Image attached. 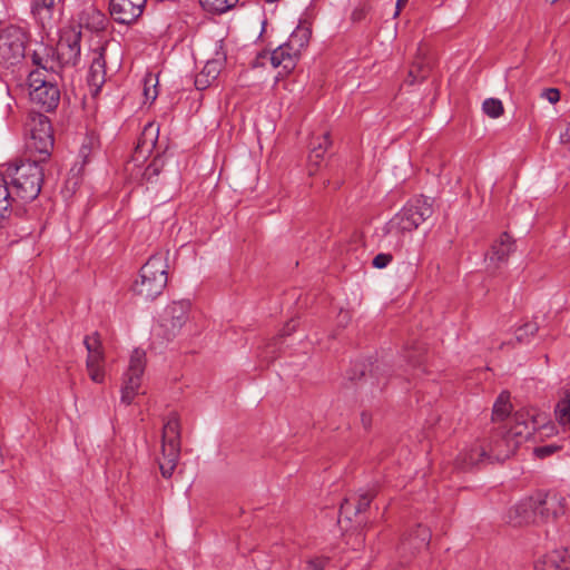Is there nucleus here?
<instances>
[{
  "instance_id": "nucleus-34",
  "label": "nucleus",
  "mask_w": 570,
  "mask_h": 570,
  "mask_svg": "<svg viewBox=\"0 0 570 570\" xmlns=\"http://www.w3.org/2000/svg\"><path fill=\"white\" fill-rule=\"evenodd\" d=\"M559 450H561V446L557 444H546L534 448L533 453L537 458L544 459L558 452Z\"/></svg>"
},
{
  "instance_id": "nucleus-10",
  "label": "nucleus",
  "mask_w": 570,
  "mask_h": 570,
  "mask_svg": "<svg viewBox=\"0 0 570 570\" xmlns=\"http://www.w3.org/2000/svg\"><path fill=\"white\" fill-rule=\"evenodd\" d=\"M146 366V353L136 348L130 355L128 370L124 375L121 389V403L129 405L134 401L141 384V376Z\"/></svg>"
},
{
  "instance_id": "nucleus-33",
  "label": "nucleus",
  "mask_w": 570,
  "mask_h": 570,
  "mask_svg": "<svg viewBox=\"0 0 570 570\" xmlns=\"http://www.w3.org/2000/svg\"><path fill=\"white\" fill-rule=\"evenodd\" d=\"M222 69V61L219 60H212L207 61L203 69V75H205L207 78H210L212 80H215L217 76L219 75Z\"/></svg>"
},
{
  "instance_id": "nucleus-23",
  "label": "nucleus",
  "mask_w": 570,
  "mask_h": 570,
  "mask_svg": "<svg viewBox=\"0 0 570 570\" xmlns=\"http://www.w3.org/2000/svg\"><path fill=\"white\" fill-rule=\"evenodd\" d=\"M311 38V30L305 27H297L289 36L287 45L292 48V52L301 55L302 49L307 46Z\"/></svg>"
},
{
  "instance_id": "nucleus-56",
  "label": "nucleus",
  "mask_w": 570,
  "mask_h": 570,
  "mask_svg": "<svg viewBox=\"0 0 570 570\" xmlns=\"http://www.w3.org/2000/svg\"><path fill=\"white\" fill-rule=\"evenodd\" d=\"M393 570H403V569H402V568H395V569H393Z\"/></svg>"
},
{
  "instance_id": "nucleus-9",
  "label": "nucleus",
  "mask_w": 570,
  "mask_h": 570,
  "mask_svg": "<svg viewBox=\"0 0 570 570\" xmlns=\"http://www.w3.org/2000/svg\"><path fill=\"white\" fill-rule=\"evenodd\" d=\"M27 35L18 27H9L0 35V66L18 65L26 55Z\"/></svg>"
},
{
  "instance_id": "nucleus-28",
  "label": "nucleus",
  "mask_w": 570,
  "mask_h": 570,
  "mask_svg": "<svg viewBox=\"0 0 570 570\" xmlns=\"http://www.w3.org/2000/svg\"><path fill=\"white\" fill-rule=\"evenodd\" d=\"M322 139L324 140V147L313 146L309 153L308 160L312 164L318 165L320 161L323 159L324 154L332 144L328 132L323 134Z\"/></svg>"
},
{
  "instance_id": "nucleus-8",
  "label": "nucleus",
  "mask_w": 570,
  "mask_h": 570,
  "mask_svg": "<svg viewBox=\"0 0 570 570\" xmlns=\"http://www.w3.org/2000/svg\"><path fill=\"white\" fill-rule=\"evenodd\" d=\"M163 460L159 469L164 478H170L180 455V424L176 413H171L163 428L161 435Z\"/></svg>"
},
{
  "instance_id": "nucleus-2",
  "label": "nucleus",
  "mask_w": 570,
  "mask_h": 570,
  "mask_svg": "<svg viewBox=\"0 0 570 570\" xmlns=\"http://www.w3.org/2000/svg\"><path fill=\"white\" fill-rule=\"evenodd\" d=\"M563 513V498L557 493H537L514 504L507 518L511 525L522 527L546 523Z\"/></svg>"
},
{
  "instance_id": "nucleus-21",
  "label": "nucleus",
  "mask_w": 570,
  "mask_h": 570,
  "mask_svg": "<svg viewBox=\"0 0 570 570\" xmlns=\"http://www.w3.org/2000/svg\"><path fill=\"white\" fill-rule=\"evenodd\" d=\"M63 0H32L31 12L35 18L45 27L53 18L57 3Z\"/></svg>"
},
{
  "instance_id": "nucleus-45",
  "label": "nucleus",
  "mask_w": 570,
  "mask_h": 570,
  "mask_svg": "<svg viewBox=\"0 0 570 570\" xmlns=\"http://www.w3.org/2000/svg\"><path fill=\"white\" fill-rule=\"evenodd\" d=\"M296 326H297V323L295 320H291L289 322H287L283 330L281 331V337H284V336H288L291 335L293 332L296 331Z\"/></svg>"
},
{
  "instance_id": "nucleus-12",
  "label": "nucleus",
  "mask_w": 570,
  "mask_h": 570,
  "mask_svg": "<svg viewBox=\"0 0 570 570\" xmlns=\"http://www.w3.org/2000/svg\"><path fill=\"white\" fill-rule=\"evenodd\" d=\"M147 0H110L111 18L121 24L135 22L144 12Z\"/></svg>"
},
{
  "instance_id": "nucleus-49",
  "label": "nucleus",
  "mask_w": 570,
  "mask_h": 570,
  "mask_svg": "<svg viewBox=\"0 0 570 570\" xmlns=\"http://www.w3.org/2000/svg\"><path fill=\"white\" fill-rule=\"evenodd\" d=\"M204 76H205V75H203V72H202L199 76H197V78H196V80H195V85L197 86V88H198V89H203V88H205V87L207 86V83L209 82V80H208V79L203 80V77H204Z\"/></svg>"
},
{
  "instance_id": "nucleus-6",
  "label": "nucleus",
  "mask_w": 570,
  "mask_h": 570,
  "mask_svg": "<svg viewBox=\"0 0 570 570\" xmlns=\"http://www.w3.org/2000/svg\"><path fill=\"white\" fill-rule=\"evenodd\" d=\"M55 78L56 75H46L43 70H32L28 76L30 100L46 112L55 110L60 100Z\"/></svg>"
},
{
  "instance_id": "nucleus-5",
  "label": "nucleus",
  "mask_w": 570,
  "mask_h": 570,
  "mask_svg": "<svg viewBox=\"0 0 570 570\" xmlns=\"http://www.w3.org/2000/svg\"><path fill=\"white\" fill-rule=\"evenodd\" d=\"M42 161L40 159H27L9 166L8 171L11 176L10 199L18 198L28 203L38 197L43 181V169L40 166Z\"/></svg>"
},
{
  "instance_id": "nucleus-22",
  "label": "nucleus",
  "mask_w": 570,
  "mask_h": 570,
  "mask_svg": "<svg viewBox=\"0 0 570 570\" xmlns=\"http://www.w3.org/2000/svg\"><path fill=\"white\" fill-rule=\"evenodd\" d=\"M554 415L562 426L570 423V385L562 389L561 397L554 409Z\"/></svg>"
},
{
  "instance_id": "nucleus-52",
  "label": "nucleus",
  "mask_w": 570,
  "mask_h": 570,
  "mask_svg": "<svg viewBox=\"0 0 570 570\" xmlns=\"http://www.w3.org/2000/svg\"><path fill=\"white\" fill-rule=\"evenodd\" d=\"M363 10H354L352 13L353 20H361L363 18Z\"/></svg>"
},
{
  "instance_id": "nucleus-7",
  "label": "nucleus",
  "mask_w": 570,
  "mask_h": 570,
  "mask_svg": "<svg viewBox=\"0 0 570 570\" xmlns=\"http://www.w3.org/2000/svg\"><path fill=\"white\" fill-rule=\"evenodd\" d=\"M28 134L27 148L40 155V160H46L53 149L55 138L51 122L43 114L31 115L26 124Z\"/></svg>"
},
{
  "instance_id": "nucleus-38",
  "label": "nucleus",
  "mask_w": 570,
  "mask_h": 570,
  "mask_svg": "<svg viewBox=\"0 0 570 570\" xmlns=\"http://www.w3.org/2000/svg\"><path fill=\"white\" fill-rule=\"evenodd\" d=\"M392 259L393 256L391 254L380 253L373 258L372 265L379 269L385 268L392 262Z\"/></svg>"
},
{
  "instance_id": "nucleus-43",
  "label": "nucleus",
  "mask_w": 570,
  "mask_h": 570,
  "mask_svg": "<svg viewBox=\"0 0 570 570\" xmlns=\"http://www.w3.org/2000/svg\"><path fill=\"white\" fill-rule=\"evenodd\" d=\"M150 81H151V78L145 80L144 95H145L146 100L154 101L157 98L158 92L156 89V85H154L153 88L148 87V82H150Z\"/></svg>"
},
{
  "instance_id": "nucleus-47",
  "label": "nucleus",
  "mask_w": 570,
  "mask_h": 570,
  "mask_svg": "<svg viewBox=\"0 0 570 570\" xmlns=\"http://www.w3.org/2000/svg\"><path fill=\"white\" fill-rule=\"evenodd\" d=\"M94 18L96 19V29L105 28V16L99 11H94Z\"/></svg>"
},
{
  "instance_id": "nucleus-20",
  "label": "nucleus",
  "mask_w": 570,
  "mask_h": 570,
  "mask_svg": "<svg viewBox=\"0 0 570 570\" xmlns=\"http://www.w3.org/2000/svg\"><path fill=\"white\" fill-rule=\"evenodd\" d=\"M159 128L154 124H148L145 126L141 136L138 140V144L135 148L134 158L135 160H139L140 158H145L146 154H149L155 146Z\"/></svg>"
},
{
  "instance_id": "nucleus-30",
  "label": "nucleus",
  "mask_w": 570,
  "mask_h": 570,
  "mask_svg": "<svg viewBox=\"0 0 570 570\" xmlns=\"http://www.w3.org/2000/svg\"><path fill=\"white\" fill-rule=\"evenodd\" d=\"M374 497H375V493L373 491H367V492L360 493L357 495V498L352 499L355 504L354 515H357V514L364 512L370 507Z\"/></svg>"
},
{
  "instance_id": "nucleus-46",
  "label": "nucleus",
  "mask_w": 570,
  "mask_h": 570,
  "mask_svg": "<svg viewBox=\"0 0 570 570\" xmlns=\"http://www.w3.org/2000/svg\"><path fill=\"white\" fill-rule=\"evenodd\" d=\"M104 68V61H102V58L101 57H98L96 58L92 63H91V67H90V71L92 73V76L96 75V72H98L100 69Z\"/></svg>"
},
{
  "instance_id": "nucleus-44",
  "label": "nucleus",
  "mask_w": 570,
  "mask_h": 570,
  "mask_svg": "<svg viewBox=\"0 0 570 570\" xmlns=\"http://www.w3.org/2000/svg\"><path fill=\"white\" fill-rule=\"evenodd\" d=\"M379 370H380L379 365L374 366L373 364H371L370 373L367 375L365 372V365L362 364L361 370H360V379H364L365 381H367V377L373 379L374 376H376V373Z\"/></svg>"
},
{
  "instance_id": "nucleus-48",
  "label": "nucleus",
  "mask_w": 570,
  "mask_h": 570,
  "mask_svg": "<svg viewBox=\"0 0 570 570\" xmlns=\"http://www.w3.org/2000/svg\"><path fill=\"white\" fill-rule=\"evenodd\" d=\"M351 321V314L348 311H341L338 314V324L345 326Z\"/></svg>"
},
{
  "instance_id": "nucleus-42",
  "label": "nucleus",
  "mask_w": 570,
  "mask_h": 570,
  "mask_svg": "<svg viewBox=\"0 0 570 570\" xmlns=\"http://www.w3.org/2000/svg\"><path fill=\"white\" fill-rule=\"evenodd\" d=\"M276 338H274L272 343L267 344L264 355H262L264 360L271 362L276 358Z\"/></svg>"
},
{
  "instance_id": "nucleus-15",
  "label": "nucleus",
  "mask_w": 570,
  "mask_h": 570,
  "mask_svg": "<svg viewBox=\"0 0 570 570\" xmlns=\"http://www.w3.org/2000/svg\"><path fill=\"white\" fill-rule=\"evenodd\" d=\"M432 66L433 59L428 56V48L420 46L405 81L409 85H414L415 82L426 79L432 70Z\"/></svg>"
},
{
  "instance_id": "nucleus-24",
  "label": "nucleus",
  "mask_w": 570,
  "mask_h": 570,
  "mask_svg": "<svg viewBox=\"0 0 570 570\" xmlns=\"http://www.w3.org/2000/svg\"><path fill=\"white\" fill-rule=\"evenodd\" d=\"M239 0H199L202 7L212 13H225L236 7Z\"/></svg>"
},
{
  "instance_id": "nucleus-14",
  "label": "nucleus",
  "mask_w": 570,
  "mask_h": 570,
  "mask_svg": "<svg viewBox=\"0 0 570 570\" xmlns=\"http://www.w3.org/2000/svg\"><path fill=\"white\" fill-rule=\"evenodd\" d=\"M511 409H512V405L510 403L509 392H502L498 396L495 403L493 404L492 420L494 422H500V424L492 432H497L502 426L509 424L511 422V420L514 419V416L520 413H527L529 415L530 420L533 422L534 429L537 428V422L534 420L533 414H531L528 411L522 410V411H517L512 416H510Z\"/></svg>"
},
{
  "instance_id": "nucleus-11",
  "label": "nucleus",
  "mask_w": 570,
  "mask_h": 570,
  "mask_svg": "<svg viewBox=\"0 0 570 570\" xmlns=\"http://www.w3.org/2000/svg\"><path fill=\"white\" fill-rule=\"evenodd\" d=\"M81 31L63 30L57 43V59L62 66H76L80 60Z\"/></svg>"
},
{
  "instance_id": "nucleus-51",
  "label": "nucleus",
  "mask_w": 570,
  "mask_h": 570,
  "mask_svg": "<svg viewBox=\"0 0 570 570\" xmlns=\"http://www.w3.org/2000/svg\"><path fill=\"white\" fill-rule=\"evenodd\" d=\"M407 1L409 0H396V12H395V16H397L400 13V11L402 10V8L405 7Z\"/></svg>"
},
{
  "instance_id": "nucleus-54",
  "label": "nucleus",
  "mask_w": 570,
  "mask_h": 570,
  "mask_svg": "<svg viewBox=\"0 0 570 570\" xmlns=\"http://www.w3.org/2000/svg\"><path fill=\"white\" fill-rule=\"evenodd\" d=\"M321 141L317 144L318 147H324V140L322 139V137L320 138Z\"/></svg>"
},
{
  "instance_id": "nucleus-17",
  "label": "nucleus",
  "mask_w": 570,
  "mask_h": 570,
  "mask_svg": "<svg viewBox=\"0 0 570 570\" xmlns=\"http://www.w3.org/2000/svg\"><path fill=\"white\" fill-rule=\"evenodd\" d=\"M514 250V242L508 233H502L500 237L492 244L487 258L494 264L495 267L499 264L504 263L509 255Z\"/></svg>"
},
{
  "instance_id": "nucleus-3",
  "label": "nucleus",
  "mask_w": 570,
  "mask_h": 570,
  "mask_svg": "<svg viewBox=\"0 0 570 570\" xmlns=\"http://www.w3.org/2000/svg\"><path fill=\"white\" fill-rule=\"evenodd\" d=\"M433 200L417 197L410 200L384 227V236L389 244L402 245L401 236L416 229L433 214Z\"/></svg>"
},
{
  "instance_id": "nucleus-27",
  "label": "nucleus",
  "mask_w": 570,
  "mask_h": 570,
  "mask_svg": "<svg viewBox=\"0 0 570 570\" xmlns=\"http://www.w3.org/2000/svg\"><path fill=\"white\" fill-rule=\"evenodd\" d=\"M482 110L487 116L498 118L503 114L504 108L500 99L488 98L482 104Z\"/></svg>"
},
{
  "instance_id": "nucleus-50",
  "label": "nucleus",
  "mask_w": 570,
  "mask_h": 570,
  "mask_svg": "<svg viewBox=\"0 0 570 570\" xmlns=\"http://www.w3.org/2000/svg\"><path fill=\"white\" fill-rule=\"evenodd\" d=\"M561 142H570V122L568 124L566 131L560 135Z\"/></svg>"
},
{
  "instance_id": "nucleus-35",
  "label": "nucleus",
  "mask_w": 570,
  "mask_h": 570,
  "mask_svg": "<svg viewBox=\"0 0 570 570\" xmlns=\"http://www.w3.org/2000/svg\"><path fill=\"white\" fill-rule=\"evenodd\" d=\"M90 380L95 383L101 384L105 381L104 366L86 365Z\"/></svg>"
},
{
  "instance_id": "nucleus-25",
  "label": "nucleus",
  "mask_w": 570,
  "mask_h": 570,
  "mask_svg": "<svg viewBox=\"0 0 570 570\" xmlns=\"http://www.w3.org/2000/svg\"><path fill=\"white\" fill-rule=\"evenodd\" d=\"M10 196L8 183L0 173V219L7 217L10 212Z\"/></svg>"
},
{
  "instance_id": "nucleus-36",
  "label": "nucleus",
  "mask_w": 570,
  "mask_h": 570,
  "mask_svg": "<svg viewBox=\"0 0 570 570\" xmlns=\"http://www.w3.org/2000/svg\"><path fill=\"white\" fill-rule=\"evenodd\" d=\"M83 344L88 353L102 351L101 342L97 333L91 336H86L83 340Z\"/></svg>"
},
{
  "instance_id": "nucleus-31",
  "label": "nucleus",
  "mask_w": 570,
  "mask_h": 570,
  "mask_svg": "<svg viewBox=\"0 0 570 570\" xmlns=\"http://www.w3.org/2000/svg\"><path fill=\"white\" fill-rule=\"evenodd\" d=\"M31 60L37 68L35 70H43V73L46 75H56L52 70V66L50 62H52L48 56H42L38 51H33L31 55Z\"/></svg>"
},
{
  "instance_id": "nucleus-26",
  "label": "nucleus",
  "mask_w": 570,
  "mask_h": 570,
  "mask_svg": "<svg viewBox=\"0 0 570 570\" xmlns=\"http://www.w3.org/2000/svg\"><path fill=\"white\" fill-rule=\"evenodd\" d=\"M406 361L414 368H420L424 365L426 356L425 350L422 344H417L412 350L406 352Z\"/></svg>"
},
{
  "instance_id": "nucleus-16",
  "label": "nucleus",
  "mask_w": 570,
  "mask_h": 570,
  "mask_svg": "<svg viewBox=\"0 0 570 570\" xmlns=\"http://www.w3.org/2000/svg\"><path fill=\"white\" fill-rule=\"evenodd\" d=\"M535 570H570V548L554 550L534 564Z\"/></svg>"
},
{
  "instance_id": "nucleus-19",
  "label": "nucleus",
  "mask_w": 570,
  "mask_h": 570,
  "mask_svg": "<svg viewBox=\"0 0 570 570\" xmlns=\"http://www.w3.org/2000/svg\"><path fill=\"white\" fill-rule=\"evenodd\" d=\"M298 57L299 55L296 51L293 53L292 48L285 42L272 52L271 62L274 67H283L285 72H291L296 67Z\"/></svg>"
},
{
  "instance_id": "nucleus-1",
  "label": "nucleus",
  "mask_w": 570,
  "mask_h": 570,
  "mask_svg": "<svg viewBox=\"0 0 570 570\" xmlns=\"http://www.w3.org/2000/svg\"><path fill=\"white\" fill-rule=\"evenodd\" d=\"M534 432L533 422L527 413H520L497 432H492L487 445L475 444L462 451L456 458L461 470H469L484 462H504Z\"/></svg>"
},
{
  "instance_id": "nucleus-41",
  "label": "nucleus",
  "mask_w": 570,
  "mask_h": 570,
  "mask_svg": "<svg viewBox=\"0 0 570 570\" xmlns=\"http://www.w3.org/2000/svg\"><path fill=\"white\" fill-rule=\"evenodd\" d=\"M541 97L550 104H556L560 100V91L557 88H547L542 91Z\"/></svg>"
},
{
  "instance_id": "nucleus-4",
  "label": "nucleus",
  "mask_w": 570,
  "mask_h": 570,
  "mask_svg": "<svg viewBox=\"0 0 570 570\" xmlns=\"http://www.w3.org/2000/svg\"><path fill=\"white\" fill-rule=\"evenodd\" d=\"M168 282L167 253H156L141 266L139 277L131 286L132 293L145 302L156 299Z\"/></svg>"
},
{
  "instance_id": "nucleus-13",
  "label": "nucleus",
  "mask_w": 570,
  "mask_h": 570,
  "mask_svg": "<svg viewBox=\"0 0 570 570\" xmlns=\"http://www.w3.org/2000/svg\"><path fill=\"white\" fill-rule=\"evenodd\" d=\"M431 540V531L423 524H416L413 530L405 534L400 543L399 550L402 557L413 554L426 548Z\"/></svg>"
},
{
  "instance_id": "nucleus-37",
  "label": "nucleus",
  "mask_w": 570,
  "mask_h": 570,
  "mask_svg": "<svg viewBox=\"0 0 570 570\" xmlns=\"http://www.w3.org/2000/svg\"><path fill=\"white\" fill-rule=\"evenodd\" d=\"M355 504L352 499H345L340 507V519L345 518L351 521L354 515Z\"/></svg>"
},
{
  "instance_id": "nucleus-53",
  "label": "nucleus",
  "mask_w": 570,
  "mask_h": 570,
  "mask_svg": "<svg viewBox=\"0 0 570 570\" xmlns=\"http://www.w3.org/2000/svg\"><path fill=\"white\" fill-rule=\"evenodd\" d=\"M362 422L364 423V425H366L368 423L367 415L364 413L362 414Z\"/></svg>"
},
{
  "instance_id": "nucleus-32",
  "label": "nucleus",
  "mask_w": 570,
  "mask_h": 570,
  "mask_svg": "<svg viewBox=\"0 0 570 570\" xmlns=\"http://www.w3.org/2000/svg\"><path fill=\"white\" fill-rule=\"evenodd\" d=\"M539 330V326L535 323H527L523 326L519 327L515 332V340L519 343H528L530 337H532Z\"/></svg>"
},
{
  "instance_id": "nucleus-55",
  "label": "nucleus",
  "mask_w": 570,
  "mask_h": 570,
  "mask_svg": "<svg viewBox=\"0 0 570 570\" xmlns=\"http://www.w3.org/2000/svg\"><path fill=\"white\" fill-rule=\"evenodd\" d=\"M348 379H350V380H355L356 377H355V375H354V374H351V375L348 376Z\"/></svg>"
},
{
  "instance_id": "nucleus-39",
  "label": "nucleus",
  "mask_w": 570,
  "mask_h": 570,
  "mask_svg": "<svg viewBox=\"0 0 570 570\" xmlns=\"http://www.w3.org/2000/svg\"><path fill=\"white\" fill-rule=\"evenodd\" d=\"M105 354L104 351L88 353L86 365L104 366Z\"/></svg>"
},
{
  "instance_id": "nucleus-40",
  "label": "nucleus",
  "mask_w": 570,
  "mask_h": 570,
  "mask_svg": "<svg viewBox=\"0 0 570 570\" xmlns=\"http://www.w3.org/2000/svg\"><path fill=\"white\" fill-rule=\"evenodd\" d=\"M328 559L324 557H317L307 561V570H323L327 564Z\"/></svg>"
},
{
  "instance_id": "nucleus-18",
  "label": "nucleus",
  "mask_w": 570,
  "mask_h": 570,
  "mask_svg": "<svg viewBox=\"0 0 570 570\" xmlns=\"http://www.w3.org/2000/svg\"><path fill=\"white\" fill-rule=\"evenodd\" d=\"M168 315L164 323L167 332L171 336H176L188 320V305L184 303H174L168 307Z\"/></svg>"
},
{
  "instance_id": "nucleus-29",
  "label": "nucleus",
  "mask_w": 570,
  "mask_h": 570,
  "mask_svg": "<svg viewBox=\"0 0 570 570\" xmlns=\"http://www.w3.org/2000/svg\"><path fill=\"white\" fill-rule=\"evenodd\" d=\"M165 165L164 158L157 156L154 160L145 168L142 173V178L147 181H151L154 177H157L163 170Z\"/></svg>"
}]
</instances>
